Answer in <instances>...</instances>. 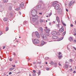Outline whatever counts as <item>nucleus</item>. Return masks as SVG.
<instances>
[{"label": "nucleus", "mask_w": 76, "mask_h": 76, "mask_svg": "<svg viewBox=\"0 0 76 76\" xmlns=\"http://www.w3.org/2000/svg\"><path fill=\"white\" fill-rule=\"evenodd\" d=\"M46 70H50V68H47L46 69Z\"/></svg>", "instance_id": "c9c22d12"}, {"label": "nucleus", "mask_w": 76, "mask_h": 76, "mask_svg": "<svg viewBox=\"0 0 76 76\" xmlns=\"http://www.w3.org/2000/svg\"><path fill=\"white\" fill-rule=\"evenodd\" d=\"M50 64H54V62H53V61H51L50 63Z\"/></svg>", "instance_id": "bb28decb"}, {"label": "nucleus", "mask_w": 76, "mask_h": 76, "mask_svg": "<svg viewBox=\"0 0 76 76\" xmlns=\"http://www.w3.org/2000/svg\"><path fill=\"white\" fill-rule=\"evenodd\" d=\"M61 12H62V11L61 9H59L58 10V12L59 14H60L61 13Z\"/></svg>", "instance_id": "ddd939ff"}, {"label": "nucleus", "mask_w": 76, "mask_h": 76, "mask_svg": "<svg viewBox=\"0 0 76 76\" xmlns=\"http://www.w3.org/2000/svg\"><path fill=\"white\" fill-rule=\"evenodd\" d=\"M6 31H7L9 30V28H8V27H7L6 28Z\"/></svg>", "instance_id": "c756f323"}, {"label": "nucleus", "mask_w": 76, "mask_h": 76, "mask_svg": "<svg viewBox=\"0 0 76 76\" xmlns=\"http://www.w3.org/2000/svg\"><path fill=\"white\" fill-rule=\"evenodd\" d=\"M34 33H32V36H33V35H34Z\"/></svg>", "instance_id": "4d7b16f0"}, {"label": "nucleus", "mask_w": 76, "mask_h": 76, "mask_svg": "<svg viewBox=\"0 0 76 76\" xmlns=\"http://www.w3.org/2000/svg\"><path fill=\"white\" fill-rule=\"evenodd\" d=\"M57 26L58 27V28H60V24H57Z\"/></svg>", "instance_id": "2f4dec72"}, {"label": "nucleus", "mask_w": 76, "mask_h": 76, "mask_svg": "<svg viewBox=\"0 0 76 76\" xmlns=\"http://www.w3.org/2000/svg\"><path fill=\"white\" fill-rule=\"evenodd\" d=\"M70 60H71V61H72V59H70Z\"/></svg>", "instance_id": "774afa93"}, {"label": "nucleus", "mask_w": 76, "mask_h": 76, "mask_svg": "<svg viewBox=\"0 0 76 76\" xmlns=\"http://www.w3.org/2000/svg\"><path fill=\"white\" fill-rule=\"evenodd\" d=\"M45 64H48L47 62H45Z\"/></svg>", "instance_id": "680f3d73"}, {"label": "nucleus", "mask_w": 76, "mask_h": 76, "mask_svg": "<svg viewBox=\"0 0 76 76\" xmlns=\"http://www.w3.org/2000/svg\"><path fill=\"white\" fill-rule=\"evenodd\" d=\"M9 9L10 10H12V7H9Z\"/></svg>", "instance_id": "6ab92c4d"}, {"label": "nucleus", "mask_w": 76, "mask_h": 76, "mask_svg": "<svg viewBox=\"0 0 76 76\" xmlns=\"http://www.w3.org/2000/svg\"><path fill=\"white\" fill-rule=\"evenodd\" d=\"M61 57H62V56L61 55H59V56H58V58H61Z\"/></svg>", "instance_id": "cd10ccee"}, {"label": "nucleus", "mask_w": 76, "mask_h": 76, "mask_svg": "<svg viewBox=\"0 0 76 76\" xmlns=\"http://www.w3.org/2000/svg\"><path fill=\"white\" fill-rule=\"evenodd\" d=\"M29 76H31V74H29Z\"/></svg>", "instance_id": "e2e57ef3"}, {"label": "nucleus", "mask_w": 76, "mask_h": 76, "mask_svg": "<svg viewBox=\"0 0 76 76\" xmlns=\"http://www.w3.org/2000/svg\"><path fill=\"white\" fill-rule=\"evenodd\" d=\"M54 67H57V63L56 62L54 64Z\"/></svg>", "instance_id": "412c9836"}, {"label": "nucleus", "mask_w": 76, "mask_h": 76, "mask_svg": "<svg viewBox=\"0 0 76 76\" xmlns=\"http://www.w3.org/2000/svg\"><path fill=\"white\" fill-rule=\"evenodd\" d=\"M65 34H66V31H65L62 34V36H64V35H65Z\"/></svg>", "instance_id": "5701e85b"}, {"label": "nucleus", "mask_w": 76, "mask_h": 76, "mask_svg": "<svg viewBox=\"0 0 76 76\" xmlns=\"http://www.w3.org/2000/svg\"><path fill=\"white\" fill-rule=\"evenodd\" d=\"M10 61H12V59H10Z\"/></svg>", "instance_id": "de8ad7c7"}, {"label": "nucleus", "mask_w": 76, "mask_h": 76, "mask_svg": "<svg viewBox=\"0 0 76 76\" xmlns=\"http://www.w3.org/2000/svg\"><path fill=\"white\" fill-rule=\"evenodd\" d=\"M72 1H71L69 2V7H71V6H72Z\"/></svg>", "instance_id": "a211bd4d"}, {"label": "nucleus", "mask_w": 76, "mask_h": 76, "mask_svg": "<svg viewBox=\"0 0 76 76\" xmlns=\"http://www.w3.org/2000/svg\"><path fill=\"white\" fill-rule=\"evenodd\" d=\"M35 75H36V74H35V73H33L32 76H35Z\"/></svg>", "instance_id": "e433bc0d"}, {"label": "nucleus", "mask_w": 76, "mask_h": 76, "mask_svg": "<svg viewBox=\"0 0 76 76\" xmlns=\"http://www.w3.org/2000/svg\"><path fill=\"white\" fill-rule=\"evenodd\" d=\"M51 23H49V25H51Z\"/></svg>", "instance_id": "338daca9"}, {"label": "nucleus", "mask_w": 76, "mask_h": 76, "mask_svg": "<svg viewBox=\"0 0 76 76\" xmlns=\"http://www.w3.org/2000/svg\"><path fill=\"white\" fill-rule=\"evenodd\" d=\"M35 35L36 36V37L39 38H40V35L39 34V33L37 32H36L35 33Z\"/></svg>", "instance_id": "20e7f679"}, {"label": "nucleus", "mask_w": 76, "mask_h": 76, "mask_svg": "<svg viewBox=\"0 0 76 76\" xmlns=\"http://www.w3.org/2000/svg\"><path fill=\"white\" fill-rule=\"evenodd\" d=\"M39 14L41 15H42V13H39Z\"/></svg>", "instance_id": "bf43d9fd"}, {"label": "nucleus", "mask_w": 76, "mask_h": 76, "mask_svg": "<svg viewBox=\"0 0 76 76\" xmlns=\"http://www.w3.org/2000/svg\"><path fill=\"white\" fill-rule=\"evenodd\" d=\"M38 75H41V71H39V72H38Z\"/></svg>", "instance_id": "a878e982"}, {"label": "nucleus", "mask_w": 76, "mask_h": 76, "mask_svg": "<svg viewBox=\"0 0 76 76\" xmlns=\"http://www.w3.org/2000/svg\"><path fill=\"white\" fill-rule=\"evenodd\" d=\"M41 62H38L39 64H41Z\"/></svg>", "instance_id": "052dcab7"}, {"label": "nucleus", "mask_w": 76, "mask_h": 76, "mask_svg": "<svg viewBox=\"0 0 76 76\" xmlns=\"http://www.w3.org/2000/svg\"><path fill=\"white\" fill-rule=\"evenodd\" d=\"M51 15H52V12H51L50 13L48 14V15L49 16V17H50V16H51Z\"/></svg>", "instance_id": "b1692460"}, {"label": "nucleus", "mask_w": 76, "mask_h": 76, "mask_svg": "<svg viewBox=\"0 0 76 76\" xmlns=\"http://www.w3.org/2000/svg\"><path fill=\"white\" fill-rule=\"evenodd\" d=\"M4 21H5L6 22V21H7V18H5L4 19Z\"/></svg>", "instance_id": "393cba45"}, {"label": "nucleus", "mask_w": 76, "mask_h": 76, "mask_svg": "<svg viewBox=\"0 0 76 76\" xmlns=\"http://www.w3.org/2000/svg\"><path fill=\"white\" fill-rule=\"evenodd\" d=\"M64 28H63V27H62L59 30V32L61 33V32H63L64 31Z\"/></svg>", "instance_id": "1a4fd4ad"}, {"label": "nucleus", "mask_w": 76, "mask_h": 76, "mask_svg": "<svg viewBox=\"0 0 76 76\" xmlns=\"http://www.w3.org/2000/svg\"><path fill=\"white\" fill-rule=\"evenodd\" d=\"M71 26H72V27H73V24H71Z\"/></svg>", "instance_id": "c03bdc74"}, {"label": "nucleus", "mask_w": 76, "mask_h": 76, "mask_svg": "<svg viewBox=\"0 0 76 76\" xmlns=\"http://www.w3.org/2000/svg\"><path fill=\"white\" fill-rule=\"evenodd\" d=\"M62 21V22L63 23V25L64 26H66V24L63 23V22L62 21V20H61Z\"/></svg>", "instance_id": "473e14b6"}, {"label": "nucleus", "mask_w": 76, "mask_h": 76, "mask_svg": "<svg viewBox=\"0 0 76 76\" xmlns=\"http://www.w3.org/2000/svg\"><path fill=\"white\" fill-rule=\"evenodd\" d=\"M23 23H24V25H26V23H27V21H25L23 22Z\"/></svg>", "instance_id": "c85d7f7f"}, {"label": "nucleus", "mask_w": 76, "mask_h": 76, "mask_svg": "<svg viewBox=\"0 0 76 76\" xmlns=\"http://www.w3.org/2000/svg\"><path fill=\"white\" fill-rule=\"evenodd\" d=\"M68 67H69V65L67 64H65L64 65V68L65 69H67Z\"/></svg>", "instance_id": "4468645a"}, {"label": "nucleus", "mask_w": 76, "mask_h": 76, "mask_svg": "<svg viewBox=\"0 0 76 76\" xmlns=\"http://www.w3.org/2000/svg\"><path fill=\"white\" fill-rule=\"evenodd\" d=\"M74 42L75 43L76 42V40H75L74 41Z\"/></svg>", "instance_id": "5fc2aeb1"}, {"label": "nucleus", "mask_w": 76, "mask_h": 76, "mask_svg": "<svg viewBox=\"0 0 76 76\" xmlns=\"http://www.w3.org/2000/svg\"><path fill=\"white\" fill-rule=\"evenodd\" d=\"M2 35V32L1 31H0V35Z\"/></svg>", "instance_id": "4c0bfd02"}, {"label": "nucleus", "mask_w": 76, "mask_h": 76, "mask_svg": "<svg viewBox=\"0 0 76 76\" xmlns=\"http://www.w3.org/2000/svg\"><path fill=\"white\" fill-rule=\"evenodd\" d=\"M73 48H74V50H75V51H76V48L74 47Z\"/></svg>", "instance_id": "49530a36"}, {"label": "nucleus", "mask_w": 76, "mask_h": 76, "mask_svg": "<svg viewBox=\"0 0 76 76\" xmlns=\"http://www.w3.org/2000/svg\"><path fill=\"white\" fill-rule=\"evenodd\" d=\"M33 72L34 73H36V71L35 70H33Z\"/></svg>", "instance_id": "58836bf2"}, {"label": "nucleus", "mask_w": 76, "mask_h": 76, "mask_svg": "<svg viewBox=\"0 0 76 76\" xmlns=\"http://www.w3.org/2000/svg\"><path fill=\"white\" fill-rule=\"evenodd\" d=\"M37 14V11L35 10H33L31 11V15L33 16L32 17V18L33 19V20L34 22L37 20V17H36V15Z\"/></svg>", "instance_id": "f257e3e1"}, {"label": "nucleus", "mask_w": 76, "mask_h": 76, "mask_svg": "<svg viewBox=\"0 0 76 76\" xmlns=\"http://www.w3.org/2000/svg\"><path fill=\"white\" fill-rule=\"evenodd\" d=\"M63 39V37H62L61 38L59 39V40L61 41V40H62Z\"/></svg>", "instance_id": "72a5a7b5"}, {"label": "nucleus", "mask_w": 76, "mask_h": 76, "mask_svg": "<svg viewBox=\"0 0 76 76\" xmlns=\"http://www.w3.org/2000/svg\"><path fill=\"white\" fill-rule=\"evenodd\" d=\"M14 69H15L14 68H10L9 69V70L10 71V70H14Z\"/></svg>", "instance_id": "aec40b11"}, {"label": "nucleus", "mask_w": 76, "mask_h": 76, "mask_svg": "<svg viewBox=\"0 0 76 76\" xmlns=\"http://www.w3.org/2000/svg\"><path fill=\"white\" fill-rule=\"evenodd\" d=\"M57 1H55L54 2H53V4H52V6H53L54 7V6H56V4H57Z\"/></svg>", "instance_id": "f8f14e48"}, {"label": "nucleus", "mask_w": 76, "mask_h": 76, "mask_svg": "<svg viewBox=\"0 0 76 76\" xmlns=\"http://www.w3.org/2000/svg\"><path fill=\"white\" fill-rule=\"evenodd\" d=\"M57 34V31H53L52 33V35H56Z\"/></svg>", "instance_id": "6e6552de"}, {"label": "nucleus", "mask_w": 76, "mask_h": 76, "mask_svg": "<svg viewBox=\"0 0 76 76\" xmlns=\"http://www.w3.org/2000/svg\"><path fill=\"white\" fill-rule=\"evenodd\" d=\"M45 59H46V60H48V59H49V58L48 57H46L45 58Z\"/></svg>", "instance_id": "f704fd0d"}, {"label": "nucleus", "mask_w": 76, "mask_h": 76, "mask_svg": "<svg viewBox=\"0 0 76 76\" xmlns=\"http://www.w3.org/2000/svg\"><path fill=\"white\" fill-rule=\"evenodd\" d=\"M40 22L42 23V22H43V20H40Z\"/></svg>", "instance_id": "79ce46f5"}, {"label": "nucleus", "mask_w": 76, "mask_h": 76, "mask_svg": "<svg viewBox=\"0 0 76 76\" xmlns=\"http://www.w3.org/2000/svg\"><path fill=\"white\" fill-rule=\"evenodd\" d=\"M4 3H7V0H4Z\"/></svg>", "instance_id": "7c9ffc66"}, {"label": "nucleus", "mask_w": 76, "mask_h": 76, "mask_svg": "<svg viewBox=\"0 0 76 76\" xmlns=\"http://www.w3.org/2000/svg\"><path fill=\"white\" fill-rule=\"evenodd\" d=\"M9 74V75H11V74H12V72H10Z\"/></svg>", "instance_id": "3c124183"}, {"label": "nucleus", "mask_w": 76, "mask_h": 76, "mask_svg": "<svg viewBox=\"0 0 76 76\" xmlns=\"http://www.w3.org/2000/svg\"><path fill=\"white\" fill-rule=\"evenodd\" d=\"M41 5H39L36 7V9L37 10H39L41 9Z\"/></svg>", "instance_id": "39448f33"}, {"label": "nucleus", "mask_w": 76, "mask_h": 76, "mask_svg": "<svg viewBox=\"0 0 76 76\" xmlns=\"http://www.w3.org/2000/svg\"><path fill=\"white\" fill-rule=\"evenodd\" d=\"M73 73H76V71H74L73 72Z\"/></svg>", "instance_id": "13d9d810"}, {"label": "nucleus", "mask_w": 76, "mask_h": 76, "mask_svg": "<svg viewBox=\"0 0 76 76\" xmlns=\"http://www.w3.org/2000/svg\"><path fill=\"white\" fill-rule=\"evenodd\" d=\"M33 64H35L37 63L36 62H34V61L33 62Z\"/></svg>", "instance_id": "ea45409f"}, {"label": "nucleus", "mask_w": 76, "mask_h": 76, "mask_svg": "<svg viewBox=\"0 0 76 76\" xmlns=\"http://www.w3.org/2000/svg\"><path fill=\"white\" fill-rule=\"evenodd\" d=\"M72 70H73L71 68V69H70V71H72Z\"/></svg>", "instance_id": "603ef678"}, {"label": "nucleus", "mask_w": 76, "mask_h": 76, "mask_svg": "<svg viewBox=\"0 0 76 76\" xmlns=\"http://www.w3.org/2000/svg\"><path fill=\"white\" fill-rule=\"evenodd\" d=\"M66 12H68V9H66Z\"/></svg>", "instance_id": "864d4df0"}, {"label": "nucleus", "mask_w": 76, "mask_h": 76, "mask_svg": "<svg viewBox=\"0 0 76 76\" xmlns=\"http://www.w3.org/2000/svg\"><path fill=\"white\" fill-rule=\"evenodd\" d=\"M61 54V53L59 52L58 53V54L59 55H60Z\"/></svg>", "instance_id": "a18cd8bd"}, {"label": "nucleus", "mask_w": 76, "mask_h": 76, "mask_svg": "<svg viewBox=\"0 0 76 76\" xmlns=\"http://www.w3.org/2000/svg\"><path fill=\"white\" fill-rule=\"evenodd\" d=\"M59 8V5H58V4H56V5H55V9H56V10H58Z\"/></svg>", "instance_id": "9d476101"}, {"label": "nucleus", "mask_w": 76, "mask_h": 76, "mask_svg": "<svg viewBox=\"0 0 76 76\" xmlns=\"http://www.w3.org/2000/svg\"><path fill=\"white\" fill-rule=\"evenodd\" d=\"M52 38L53 39H56L58 38V37L56 35H53Z\"/></svg>", "instance_id": "0eeeda50"}, {"label": "nucleus", "mask_w": 76, "mask_h": 76, "mask_svg": "<svg viewBox=\"0 0 76 76\" xmlns=\"http://www.w3.org/2000/svg\"><path fill=\"white\" fill-rule=\"evenodd\" d=\"M69 41H71V42H72V41H73V39L72 38V37H70L69 38Z\"/></svg>", "instance_id": "f3484780"}, {"label": "nucleus", "mask_w": 76, "mask_h": 76, "mask_svg": "<svg viewBox=\"0 0 76 76\" xmlns=\"http://www.w3.org/2000/svg\"><path fill=\"white\" fill-rule=\"evenodd\" d=\"M14 8L15 9V8H16V5H15L14 6Z\"/></svg>", "instance_id": "37998d69"}, {"label": "nucleus", "mask_w": 76, "mask_h": 76, "mask_svg": "<svg viewBox=\"0 0 76 76\" xmlns=\"http://www.w3.org/2000/svg\"><path fill=\"white\" fill-rule=\"evenodd\" d=\"M39 32V33L40 34L42 38H43V39H44L45 40H47L48 37L45 34H43V33H42V28H40Z\"/></svg>", "instance_id": "f03ea898"}, {"label": "nucleus", "mask_w": 76, "mask_h": 76, "mask_svg": "<svg viewBox=\"0 0 76 76\" xmlns=\"http://www.w3.org/2000/svg\"><path fill=\"white\" fill-rule=\"evenodd\" d=\"M59 64L60 66H61V64Z\"/></svg>", "instance_id": "0e129e2a"}, {"label": "nucleus", "mask_w": 76, "mask_h": 76, "mask_svg": "<svg viewBox=\"0 0 76 76\" xmlns=\"http://www.w3.org/2000/svg\"><path fill=\"white\" fill-rule=\"evenodd\" d=\"M15 10L17 11H18L19 10H20V8H15Z\"/></svg>", "instance_id": "4be33fe9"}, {"label": "nucleus", "mask_w": 76, "mask_h": 76, "mask_svg": "<svg viewBox=\"0 0 76 76\" xmlns=\"http://www.w3.org/2000/svg\"><path fill=\"white\" fill-rule=\"evenodd\" d=\"M56 20L58 23H60V20H59V17H57Z\"/></svg>", "instance_id": "dca6fc26"}, {"label": "nucleus", "mask_w": 76, "mask_h": 76, "mask_svg": "<svg viewBox=\"0 0 76 76\" xmlns=\"http://www.w3.org/2000/svg\"><path fill=\"white\" fill-rule=\"evenodd\" d=\"M45 34H47L48 35V36L49 33H50V30L48 29H46L45 30Z\"/></svg>", "instance_id": "423d86ee"}, {"label": "nucleus", "mask_w": 76, "mask_h": 76, "mask_svg": "<svg viewBox=\"0 0 76 76\" xmlns=\"http://www.w3.org/2000/svg\"><path fill=\"white\" fill-rule=\"evenodd\" d=\"M39 41L37 39H35L33 41V43L34 44H39Z\"/></svg>", "instance_id": "7ed1b4c3"}, {"label": "nucleus", "mask_w": 76, "mask_h": 76, "mask_svg": "<svg viewBox=\"0 0 76 76\" xmlns=\"http://www.w3.org/2000/svg\"><path fill=\"white\" fill-rule=\"evenodd\" d=\"M12 67H16V66L15 65H12Z\"/></svg>", "instance_id": "a19ab883"}, {"label": "nucleus", "mask_w": 76, "mask_h": 76, "mask_svg": "<svg viewBox=\"0 0 76 76\" xmlns=\"http://www.w3.org/2000/svg\"><path fill=\"white\" fill-rule=\"evenodd\" d=\"M23 6H24V4L22 2L20 4V7H23Z\"/></svg>", "instance_id": "2eb2a0df"}, {"label": "nucleus", "mask_w": 76, "mask_h": 76, "mask_svg": "<svg viewBox=\"0 0 76 76\" xmlns=\"http://www.w3.org/2000/svg\"><path fill=\"white\" fill-rule=\"evenodd\" d=\"M3 49H4V48H6V46H3Z\"/></svg>", "instance_id": "8fccbe9b"}, {"label": "nucleus", "mask_w": 76, "mask_h": 76, "mask_svg": "<svg viewBox=\"0 0 76 76\" xmlns=\"http://www.w3.org/2000/svg\"><path fill=\"white\" fill-rule=\"evenodd\" d=\"M48 16H48V15H47V16H46V17H47V18H48Z\"/></svg>", "instance_id": "69168bd1"}, {"label": "nucleus", "mask_w": 76, "mask_h": 76, "mask_svg": "<svg viewBox=\"0 0 76 76\" xmlns=\"http://www.w3.org/2000/svg\"><path fill=\"white\" fill-rule=\"evenodd\" d=\"M46 44V43L43 41H42L41 42V46H42V45H44V44Z\"/></svg>", "instance_id": "9b49d317"}, {"label": "nucleus", "mask_w": 76, "mask_h": 76, "mask_svg": "<svg viewBox=\"0 0 76 76\" xmlns=\"http://www.w3.org/2000/svg\"><path fill=\"white\" fill-rule=\"evenodd\" d=\"M13 55H14V56H16V54H15V53H13Z\"/></svg>", "instance_id": "09e8293b"}, {"label": "nucleus", "mask_w": 76, "mask_h": 76, "mask_svg": "<svg viewBox=\"0 0 76 76\" xmlns=\"http://www.w3.org/2000/svg\"><path fill=\"white\" fill-rule=\"evenodd\" d=\"M58 35H60V34L59 33H58Z\"/></svg>", "instance_id": "6e6d98bb"}]
</instances>
